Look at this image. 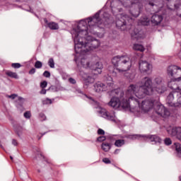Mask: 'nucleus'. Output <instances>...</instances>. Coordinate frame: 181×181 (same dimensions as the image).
<instances>
[{
	"label": "nucleus",
	"mask_w": 181,
	"mask_h": 181,
	"mask_svg": "<svg viewBox=\"0 0 181 181\" xmlns=\"http://www.w3.org/2000/svg\"><path fill=\"white\" fill-rule=\"evenodd\" d=\"M100 13L101 10H99L93 16L81 20L77 25L73 28L74 50L76 54H80V53L88 54V53H91V51L98 49V47L101 45L100 40L88 35V28H93L101 22Z\"/></svg>",
	"instance_id": "1"
},
{
	"label": "nucleus",
	"mask_w": 181,
	"mask_h": 181,
	"mask_svg": "<svg viewBox=\"0 0 181 181\" xmlns=\"http://www.w3.org/2000/svg\"><path fill=\"white\" fill-rule=\"evenodd\" d=\"M112 64L113 65V69L112 73H124V71H128L131 69L132 64L129 59L125 57L124 55H117L112 59Z\"/></svg>",
	"instance_id": "2"
},
{
	"label": "nucleus",
	"mask_w": 181,
	"mask_h": 181,
	"mask_svg": "<svg viewBox=\"0 0 181 181\" xmlns=\"http://www.w3.org/2000/svg\"><path fill=\"white\" fill-rule=\"evenodd\" d=\"M81 64L83 69H88L92 70V71H97L98 74H101L103 73V69H104L103 63L98 61H88L87 59H82L81 60Z\"/></svg>",
	"instance_id": "3"
},
{
	"label": "nucleus",
	"mask_w": 181,
	"mask_h": 181,
	"mask_svg": "<svg viewBox=\"0 0 181 181\" xmlns=\"http://www.w3.org/2000/svg\"><path fill=\"white\" fill-rule=\"evenodd\" d=\"M132 18L127 14H121L120 18L116 20V27L120 30H127V25H131Z\"/></svg>",
	"instance_id": "4"
},
{
	"label": "nucleus",
	"mask_w": 181,
	"mask_h": 181,
	"mask_svg": "<svg viewBox=\"0 0 181 181\" xmlns=\"http://www.w3.org/2000/svg\"><path fill=\"white\" fill-rule=\"evenodd\" d=\"M6 98L15 100L14 105H16L18 112H23V98L18 96L17 94L7 95Z\"/></svg>",
	"instance_id": "5"
},
{
	"label": "nucleus",
	"mask_w": 181,
	"mask_h": 181,
	"mask_svg": "<svg viewBox=\"0 0 181 181\" xmlns=\"http://www.w3.org/2000/svg\"><path fill=\"white\" fill-rule=\"evenodd\" d=\"M131 101L136 103L137 105H140L141 101L134 96H129L128 98H123L120 100V107L123 110H128L131 108Z\"/></svg>",
	"instance_id": "6"
},
{
	"label": "nucleus",
	"mask_w": 181,
	"mask_h": 181,
	"mask_svg": "<svg viewBox=\"0 0 181 181\" xmlns=\"http://www.w3.org/2000/svg\"><path fill=\"white\" fill-rule=\"evenodd\" d=\"M152 68V64L146 61H140L139 63V69L142 74H151Z\"/></svg>",
	"instance_id": "7"
},
{
	"label": "nucleus",
	"mask_w": 181,
	"mask_h": 181,
	"mask_svg": "<svg viewBox=\"0 0 181 181\" xmlns=\"http://www.w3.org/2000/svg\"><path fill=\"white\" fill-rule=\"evenodd\" d=\"M170 0H148V4L154 9H162L164 5H168Z\"/></svg>",
	"instance_id": "8"
},
{
	"label": "nucleus",
	"mask_w": 181,
	"mask_h": 181,
	"mask_svg": "<svg viewBox=\"0 0 181 181\" xmlns=\"http://www.w3.org/2000/svg\"><path fill=\"white\" fill-rule=\"evenodd\" d=\"M141 88L148 90V92L153 91V82L152 78L146 76L143 78L142 85L140 86Z\"/></svg>",
	"instance_id": "9"
},
{
	"label": "nucleus",
	"mask_w": 181,
	"mask_h": 181,
	"mask_svg": "<svg viewBox=\"0 0 181 181\" xmlns=\"http://www.w3.org/2000/svg\"><path fill=\"white\" fill-rule=\"evenodd\" d=\"M156 112L163 118L170 117V112L163 105H158L156 107Z\"/></svg>",
	"instance_id": "10"
},
{
	"label": "nucleus",
	"mask_w": 181,
	"mask_h": 181,
	"mask_svg": "<svg viewBox=\"0 0 181 181\" xmlns=\"http://www.w3.org/2000/svg\"><path fill=\"white\" fill-rule=\"evenodd\" d=\"M162 21H163V16L159 13V11H156L155 13L152 15L151 18V22L153 25H154V26L160 25Z\"/></svg>",
	"instance_id": "11"
},
{
	"label": "nucleus",
	"mask_w": 181,
	"mask_h": 181,
	"mask_svg": "<svg viewBox=\"0 0 181 181\" xmlns=\"http://www.w3.org/2000/svg\"><path fill=\"white\" fill-rule=\"evenodd\" d=\"M146 95H151V93L148 92V90L141 88V86H139L138 90L136 92L135 96L136 97V99L139 100V101H141V100L145 98Z\"/></svg>",
	"instance_id": "12"
},
{
	"label": "nucleus",
	"mask_w": 181,
	"mask_h": 181,
	"mask_svg": "<svg viewBox=\"0 0 181 181\" xmlns=\"http://www.w3.org/2000/svg\"><path fill=\"white\" fill-rule=\"evenodd\" d=\"M138 106L144 112H149L152 110V103L148 100H141L140 105H138Z\"/></svg>",
	"instance_id": "13"
},
{
	"label": "nucleus",
	"mask_w": 181,
	"mask_h": 181,
	"mask_svg": "<svg viewBox=\"0 0 181 181\" xmlns=\"http://www.w3.org/2000/svg\"><path fill=\"white\" fill-rule=\"evenodd\" d=\"M142 138H144V139H149L151 142H154V144H158L160 145V144H162V139L156 134L143 135Z\"/></svg>",
	"instance_id": "14"
},
{
	"label": "nucleus",
	"mask_w": 181,
	"mask_h": 181,
	"mask_svg": "<svg viewBox=\"0 0 181 181\" xmlns=\"http://www.w3.org/2000/svg\"><path fill=\"white\" fill-rule=\"evenodd\" d=\"M33 151L35 152V155L34 159H35L36 160H39V159H43L45 162H47V163H50V162H49V160H47V158H46V157L43 156L39 147H34Z\"/></svg>",
	"instance_id": "15"
},
{
	"label": "nucleus",
	"mask_w": 181,
	"mask_h": 181,
	"mask_svg": "<svg viewBox=\"0 0 181 181\" xmlns=\"http://www.w3.org/2000/svg\"><path fill=\"white\" fill-rule=\"evenodd\" d=\"M131 37L132 40H139V39H142L144 37L142 30L139 28H135L131 33Z\"/></svg>",
	"instance_id": "16"
},
{
	"label": "nucleus",
	"mask_w": 181,
	"mask_h": 181,
	"mask_svg": "<svg viewBox=\"0 0 181 181\" xmlns=\"http://www.w3.org/2000/svg\"><path fill=\"white\" fill-rule=\"evenodd\" d=\"M109 105L112 108H120L121 107V99L117 96H113L109 102Z\"/></svg>",
	"instance_id": "17"
},
{
	"label": "nucleus",
	"mask_w": 181,
	"mask_h": 181,
	"mask_svg": "<svg viewBox=\"0 0 181 181\" xmlns=\"http://www.w3.org/2000/svg\"><path fill=\"white\" fill-rule=\"evenodd\" d=\"M100 114H101L103 118H105V119H108V121H112V122H117V120H115V116L108 111L100 110Z\"/></svg>",
	"instance_id": "18"
},
{
	"label": "nucleus",
	"mask_w": 181,
	"mask_h": 181,
	"mask_svg": "<svg viewBox=\"0 0 181 181\" xmlns=\"http://www.w3.org/2000/svg\"><path fill=\"white\" fill-rule=\"evenodd\" d=\"M102 18L103 19V21H105V22H106L107 25H112V23L115 22L114 18H112V16H111V15L108 13V12H103V13L102 14Z\"/></svg>",
	"instance_id": "19"
},
{
	"label": "nucleus",
	"mask_w": 181,
	"mask_h": 181,
	"mask_svg": "<svg viewBox=\"0 0 181 181\" xmlns=\"http://www.w3.org/2000/svg\"><path fill=\"white\" fill-rule=\"evenodd\" d=\"M139 86L136 84H130V86H128L127 90L126 91V94H130V95H136V91H138Z\"/></svg>",
	"instance_id": "20"
},
{
	"label": "nucleus",
	"mask_w": 181,
	"mask_h": 181,
	"mask_svg": "<svg viewBox=\"0 0 181 181\" xmlns=\"http://www.w3.org/2000/svg\"><path fill=\"white\" fill-rule=\"evenodd\" d=\"M83 79L84 81V84L86 86H90V84H93L94 81H95V79L94 78L88 74H85L83 76Z\"/></svg>",
	"instance_id": "21"
},
{
	"label": "nucleus",
	"mask_w": 181,
	"mask_h": 181,
	"mask_svg": "<svg viewBox=\"0 0 181 181\" xmlns=\"http://www.w3.org/2000/svg\"><path fill=\"white\" fill-rule=\"evenodd\" d=\"M139 25H141L142 26H149V25H151V18L147 16L141 17L139 20Z\"/></svg>",
	"instance_id": "22"
},
{
	"label": "nucleus",
	"mask_w": 181,
	"mask_h": 181,
	"mask_svg": "<svg viewBox=\"0 0 181 181\" xmlns=\"http://www.w3.org/2000/svg\"><path fill=\"white\" fill-rule=\"evenodd\" d=\"M105 85L101 82H97L94 85V90L96 93H101L102 91H104V87Z\"/></svg>",
	"instance_id": "23"
},
{
	"label": "nucleus",
	"mask_w": 181,
	"mask_h": 181,
	"mask_svg": "<svg viewBox=\"0 0 181 181\" xmlns=\"http://www.w3.org/2000/svg\"><path fill=\"white\" fill-rule=\"evenodd\" d=\"M76 92L78 94L81 95V98H83V100H86V98H88V100H90V101H94V98H93V97L84 93V92L83 90H81V89L80 88H76Z\"/></svg>",
	"instance_id": "24"
},
{
	"label": "nucleus",
	"mask_w": 181,
	"mask_h": 181,
	"mask_svg": "<svg viewBox=\"0 0 181 181\" xmlns=\"http://www.w3.org/2000/svg\"><path fill=\"white\" fill-rule=\"evenodd\" d=\"M101 148L104 152H108L111 148H112V144L107 141H104L101 144Z\"/></svg>",
	"instance_id": "25"
},
{
	"label": "nucleus",
	"mask_w": 181,
	"mask_h": 181,
	"mask_svg": "<svg viewBox=\"0 0 181 181\" xmlns=\"http://www.w3.org/2000/svg\"><path fill=\"white\" fill-rule=\"evenodd\" d=\"M14 129L19 138H22V135L23 134V128H22V126H20L19 124L14 125Z\"/></svg>",
	"instance_id": "26"
},
{
	"label": "nucleus",
	"mask_w": 181,
	"mask_h": 181,
	"mask_svg": "<svg viewBox=\"0 0 181 181\" xmlns=\"http://www.w3.org/2000/svg\"><path fill=\"white\" fill-rule=\"evenodd\" d=\"M144 135L140 134H127L124 136V138L127 139H131L132 141H135V139H139V138H142Z\"/></svg>",
	"instance_id": "27"
},
{
	"label": "nucleus",
	"mask_w": 181,
	"mask_h": 181,
	"mask_svg": "<svg viewBox=\"0 0 181 181\" xmlns=\"http://www.w3.org/2000/svg\"><path fill=\"white\" fill-rule=\"evenodd\" d=\"M141 8L138 7L137 8H135L134 10H129V13L132 14V16L134 18H138L139 16V14L141 13Z\"/></svg>",
	"instance_id": "28"
},
{
	"label": "nucleus",
	"mask_w": 181,
	"mask_h": 181,
	"mask_svg": "<svg viewBox=\"0 0 181 181\" xmlns=\"http://www.w3.org/2000/svg\"><path fill=\"white\" fill-rule=\"evenodd\" d=\"M133 49L137 52H145V47L141 44H134Z\"/></svg>",
	"instance_id": "29"
},
{
	"label": "nucleus",
	"mask_w": 181,
	"mask_h": 181,
	"mask_svg": "<svg viewBox=\"0 0 181 181\" xmlns=\"http://www.w3.org/2000/svg\"><path fill=\"white\" fill-rule=\"evenodd\" d=\"M138 4H139V0H132L129 1L128 5L124 4V6H125V8H132V6H134V5L135 8H136V6L138 5Z\"/></svg>",
	"instance_id": "30"
},
{
	"label": "nucleus",
	"mask_w": 181,
	"mask_h": 181,
	"mask_svg": "<svg viewBox=\"0 0 181 181\" xmlns=\"http://www.w3.org/2000/svg\"><path fill=\"white\" fill-rule=\"evenodd\" d=\"M48 28L51 29V30H58L59 24L54 22H49L48 23Z\"/></svg>",
	"instance_id": "31"
},
{
	"label": "nucleus",
	"mask_w": 181,
	"mask_h": 181,
	"mask_svg": "<svg viewBox=\"0 0 181 181\" xmlns=\"http://www.w3.org/2000/svg\"><path fill=\"white\" fill-rule=\"evenodd\" d=\"M174 146L177 152V156L178 158H181V144L180 143H175Z\"/></svg>",
	"instance_id": "32"
},
{
	"label": "nucleus",
	"mask_w": 181,
	"mask_h": 181,
	"mask_svg": "<svg viewBox=\"0 0 181 181\" xmlns=\"http://www.w3.org/2000/svg\"><path fill=\"white\" fill-rule=\"evenodd\" d=\"M118 4H119V0H112L110 2V8L112 11L118 6Z\"/></svg>",
	"instance_id": "33"
},
{
	"label": "nucleus",
	"mask_w": 181,
	"mask_h": 181,
	"mask_svg": "<svg viewBox=\"0 0 181 181\" xmlns=\"http://www.w3.org/2000/svg\"><path fill=\"white\" fill-rule=\"evenodd\" d=\"M123 145H125V140L124 139H117L115 141V146H116L117 148H121Z\"/></svg>",
	"instance_id": "34"
},
{
	"label": "nucleus",
	"mask_w": 181,
	"mask_h": 181,
	"mask_svg": "<svg viewBox=\"0 0 181 181\" xmlns=\"http://www.w3.org/2000/svg\"><path fill=\"white\" fill-rule=\"evenodd\" d=\"M6 74V76H8V77H11V78H19L18 74L15 72H12L11 71H7Z\"/></svg>",
	"instance_id": "35"
},
{
	"label": "nucleus",
	"mask_w": 181,
	"mask_h": 181,
	"mask_svg": "<svg viewBox=\"0 0 181 181\" xmlns=\"http://www.w3.org/2000/svg\"><path fill=\"white\" fill-rule=\"evenodd\" d=\"M112 93L116 94V97H122L124 95V91L121 90V89H115Z\"/></svg>",
	"instance_id": "36"
},
{
	"label": "nucleus",
	"mask_w": 181,
	"mask_h": 181,
	"mask_svg": "<svg viewBox=\"0 0 181 181\" xmlns=\"http://www.w3.org/2000/svg\"><path fill=\"white\" fill-rule=\"evenodd\" d=\"M43 105H49L50 104H52L53 100L52 99L47 98L45 100L42 101Z\"/></svg>",
	"instance_id": "37"
},
{
	"label": "nucleus",
	"mask_w": 181,
	"mask_h": 181,
	"mask_svg": "<svg viewBox=\"0 0 181 181\" xmlns=\"http://www.w3.org/2000/svg\"><path fill=\"white\" fill-rule=\"evenodd\" d=\"M23 117L26 119H30V118L32 117V112L29 110H27L23 113Z\"/></svg>",
	"instance_id": "38"
},
{
	"label": "nucleus",
	"mask_w": 181,
	"mask_h": 181,
	"mask_svg": "<svg viewBox=\"0 0 181 181\" xmlns=\"http://www.w3.org/2000/svg\"><path fill=\"white\" fill-rule=\"evenodd\" d=\"M35 69H42L43 67V63L40 61H36L34 64Z\"/></svg>",
	"instance_id": "39"
},
{
	"label": "nucleus",
	"mask_w": 181,
	"mask_h": 181,
	"mask_svg": "<svg viewBox=\"0 0 181 181\" xmlns=\"http://www.w3.org/2000/svg\"><path fill=\"white\" fill-rule=\"evenodd\" d=\"M48 66L50 69H54V59L53 58H50L48 60Z\"/></svg>",
	"instance_id": "40"
},
{
	"label": "nucleus",
	"mask_w": 181,
	"mask_h": 181,
	"mask_svg": "<svg viewBox=\"0 0 181 181\" xmlns=\"http://www.w3.org/2000/svg\"><path fill=\"white\" fill-rule=\"evenodd\" d=\"M163 80L162 77H157L154 79V81L157 86H161Z\"/></svg>",
	"instance_id": "41"
},
{
	"label": "nucleus",
	"mask_w": 181,
	"mask_h": 181,
	"mask_svg": "<svg viewBox=\"0 0 181 181\" xmlns=\"http://www.w3.org/2000/svg\"><path fill=\"white\" fill-rule=\"evenodd\" d=\"M24 11H27V12H30V13H33V15H35V16H36V18H37V19H39V16H37V14H36V13L33 11V8H32L30 6H29V9L24 8Z\"/></svg>",
	"instance_id": "42"
},
{
	"label": "nucleus",
	"mask_w": 181,
	"mask_h": 181,
	"mask_svg": "<svg viewBox=\"0 0 181 181\" xmlns=\"http://www.w3.org/2000/svg\"><path fill=\"white\" fill-rule=\"evenodd\" d=\"M164 144L167 146H169L172 145V139H170V138H165L164 139Z\"/></svg>",
	"instance_id": "43"
},
{
	"label": "nucleus",
	"mask_w": 181,
	"mask_h": 181,
	"mask_svg": "<svg viewBox=\"0 0 181 181\" xmlns=\"http://www.w3.org/2000/svg\"><path fill=\"white\" fill-rule=\"evenodd\" d=\"M47 132H45L44 133H40L39 134L36 135V138L37 139L38 141H40L42 139V138H43V136H45V135H46V134H47Z\"/></svg>",
	"instance_id": "44"
},
{
	"label": "nucleus",
	"mask_w": 181,
	"mask_h": 181,
	"mask_svg": "<svg viewBox=\"0 0 181 181\" xmlns=\"http://www.w3.org/2000/svg\"><path fill=\"white\" fill-rule=\"evenodd\" d=\"M11 67H13V69H21L22 65H21L19 63H13L11 64Z\"/></svg>",
	"instance_id": "45"
},
{
	"label": "nucleus",
	"mask_w": 181,
	"mask_h": 181,
	"mask_svg": "<svg viewBox=\"0 0 181 181\" xmlns=\"http://www.w3.org/2000/svg\"><path fill=\"white\" fill-rule=\"evenodd\" d=\"M107 139V137L105 136H100L97 138V141L98 142H104Z\"/></svg>",
	"instance_id": "46"
},
{
	"label": "nucleus",
	"mask_w": 181,
	"mask_h": 181,
	"mask_svg": "<svg viewBox=\"0 0 181 181\" xmlns=\"http://www.w3.org/2000/svg\"><path fill=\"white\" fill-rule=\"evenodd\" d=\"M107 86L108 87H112V86H114V83H112V77H109V82H107Z\"/></svg>",
	"instance_id": "47"
},
{
	"label": "nucleus",
	"mask_w": 181,
	"mask_h": 181,
	"mask_svg": "<svg viewBox=\"0 0 181 181\" xmlns=\"http://www.w3.org/2000/svg\"><path fill=\"white\" fill-rule=\"evenodd\" d=\"M102 161L106 165H110V163H111V160H110L108 158H103Z\"/></svg>",
	"instance_id": "48"
},
{
	"label": "nucleus",
	"mask_w": 181,
	"mask_h": 181,
	"mask_svg": "<svg viewBox=\"0 0 181 181\" xmlns=\"http://www.w3.org/2000/svg\"><path fill=\"white\" fill-rule=\"evenodd\" d=\"M42 76L44 77H46V78H49V77H50L51 74H50V71H45L44 73L42 74Z\"/></svg>",
	"instance_id": "49"
},
{
	"label": "nucleus",
	"mask_w": 181,
	"mask_h": 181,
	"mask_svg": "<svg viewBox=\"0 0 181 181\" xmlns=\"http://www.w3.org/2000/svg\"><path fill=\"white\" fill-rule=\"evenodd\" d=\"M40 87L41 88H46L47 87V81H43L40 83Z\"/></svg>",
	"instance_id": "50"
},
{
	"label": "nucleus",
	"mask_w": 181,
	"mask_h": 181,
	"mask_svg": "<svg viewBox=\"0 0 181 181\" xmlns=\"http://www.w3.org/2000/svg\"><path fill=\"white\" fill-rule=\"evenodd\" d=\"M39 117L41 118V121H46V115H45V113H40Z\"/></svg>",
	"instance_id": "51"
},
{
	"label": "nucleus",
	"mask_w": 181,
	"mask_h": 181,
	"mask_svg": "<svg viewBox=\"0 0 181 181\" xmlns=\"http://www.w3.org/2000/svg\"><path fill=\"white\" fill-rule=\"evenodd\" d=\"M97 132L98 135H105V131L103 129H98Z\"/></svg>",
	"instance_id": "52"
},
{
	"label": "nucleus",
	"mask_w": 181,
	"mask_h": 181,
	"mask_svg": "<svg viewBox=\"0 0 181 181\" xmlns=\"http://www.w3.org/2000/svg\"><path fill=\"white\" fill-rule=\"evenodd\" d=\"M36 73V68H32L29 71L28 74H30L31 76L35 74Z\"/></svg>",
	"instance_id": "53"
},
{
	"label": "nucleus",
	"mask_w": 181,
	"mask_h": 181,
	"mask_svg": "<svg viewBox=\"0 0 181 181\" xmlns=\"http://www.w3.org/2000/svg\"><path fill=\"white\" fill-rule=\"evenodd\" d=\"M69 81L71 84H76V79H74V78H69Z\"/></svg>",
	"instance_id": "54"
},
{
	"label": "nucleus",
	"mask_w": 181,
	"mask_h": 181,
	"mask_svg": "<svg viewBox=\"0 0 181 181\" xmlns=\"http://www.w3.org/2000/svg\"><path fill=\"white\" fill-rule=\"evenodd\" d=\"M115 168H117V169H119V170H122V172H124V173H126V175H129V173H128L125 170H122V168H121L118 166H115Z\"/></svg>",
	"instance_id": "55"
},
{
	"label": "nucleus",
	"mask_w": 181,
	"mask_h": 181,
	"mask_svg": "<svg viewBox=\"0 0 181 181\" xmlns=\"http://www.w3.org/2000/svg\"><path fill=\"white\" fill-rule=\"evenodd\" d=\"M47 90L42 88L40 91V94H46Z\"/></svg>",
	"instance_id": "56"
},
{
	"label": "nucleus",
	"mask_w": 181,
	"mask_h": 181,
	"mask_svg": "<svg viewBox=\"0 0 181 181\" xmlns=\"http://www.w3.org/2000/svg\"><path fill=\"white\" fill-rule=\"evenodd\" d=\"M12 145H13L14 146H18V141H16V140H15V139H13Z\"/></svg>",
	"instance_id": "57"
},
{
	"label": "nucleus",
	"mask_w": 181,
	"mask_h": 181,
	"mask_svg": "<svg viewBox=\"0 0 181 181\" xmlns=\"http://www.w3.org/2000/svg\"><path fill=\"white\" fill-rule=\"evenodd\" d=\"M23 2H27V4H29V5H30L32 2H33V0H23Z\"/></svg>",
	"instance_id": "58"
},
{
	"label": "nucleus",
	"mask_w": 181,
	"mask_h": 181,
	"mask_svg": "<svg viewBox=\"0 0 181 181\" xmlns=\"http://www.w3.org/2000/svg\"><path fill=\"white\" fill-rule=\"evenodd\" d=\"M174 8H175V9H176L177 11V9H179V8H180L179 4H174Z\"/></svg>",
	"instance_id": "59"
},
{
	"label": "nucleus",
	"mask_w": 181,
	"mask_h": 181,
	"mask_svg": "<svg viewBox=\"0 0 181 181\" xmlns=\"http://www.w3.org/2000/svg\"><path fill=\"white\" fill-rule=\"evenodd\" d=\"M119 148H117L115 151H114V153L115 155H117V153H118L119 152Z\"/></svg>",
	"instance_id": "60"
},
{
	"label": "nucleus",
	"mask_w": 181,
	"mask_h": 181,
	"mask_svg": "<svg viewBox=\"0 0 181 181\" xmlns=\"http://www.w3.org/2000/svg\"><path fill=\"white\" fill-rule=\"evenodd\" d=\"M44 22H45V23H47V25H48V23H49V21H47V18H44Z\"/></svg>",
	"instance_id": "61"
},
{
	"label": "nucleus",
	"mask_w": 181,
	"mask_h": 181,
	"mask_svg": "<svg viewBox=\"0 0 181 181\" xmlns=\"http://www.w3.org/2000/svg\"><path fill=\"white\" fill-rule=\"evenodd\" d=\"M116 10L118 11V12H122L123 11L122 8H116Z\"/></svg>",
	"instance_id": "62"
},
{
	"label": "nucleus",
	"mask_w": 181,
	"mask_h": 181,
	"mask_svg": "<svg viewBox=\"0 0 181 181\" xmlns=\"http://www.w3.org/2000/svg\"><path fill=\"white\" fill-rule=\"evenodd\" d=\"M170 88H171V90H176L177 88H173V86H170Z\"/></svg>",
	"instance_id": "63"
},
{
	"label": "nucleus",
	"mask_w": 181,
	"mask_h": 181,
	"mask_svg": "<svg viewBox=\"0 0 181 181\" xmlns=\"http://www.w3.org/2000/svg\"><path fill=\"white\" fill-rule=\"evenodd\" d=\"M179 180L180 181H181V175L179 177Z\"/></svg>",
	"instance_id": "64"
}]
</instances>
